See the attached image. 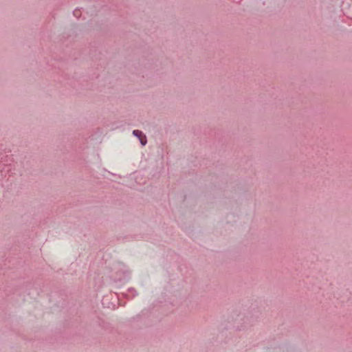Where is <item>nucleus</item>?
<instances>
[{
  "instance_id": "nucleus-1",
  "label": "nucleus",
  "mask_w": 352,
  "mask_h": 352,
  "mask_svg": "<svg viewBox=\"0 0 352 352\" xmlns=\"http://www.w3.org/2000/svg\"><path fill=\"white\" fill-rule=\"evenodd\" d=\"M133 135L139 139L142 145L144 146L146 144V137L144 135L142 131L140 130H133Z\"/></svg>"
},
{
  "instance_id": "nucleus-2",
  "label": "nucleus",
  "mask_w": 352,
  "mask_h": 352,
  "mask_svg": "<svg viewBox=\"0 0 352 352\" xmlns=\"http://www.w3.org/2000/svg\"><path fill=\"white\" fill-rule=\"evenodd\" d=\"M128 292L132 295V298L137 296L138 295V292L133 287H130L128 289Z\"/></svg>"
},
{
  "instance_id": "nucleus-3",
  "label": "nucleus",
  "mask_w": 352,
  "mask_h": 352,
  "mask_svg": "<svg viewBox=\"0 0 352 352\" xmlns=\"http://www.w3.org/2000/svg\"><path fill=\"white\" fill-rule=\"evenodd\" d=\"M77 12V10L74 11V14L76 15Z\"/></svg>"
}]
</instances>
